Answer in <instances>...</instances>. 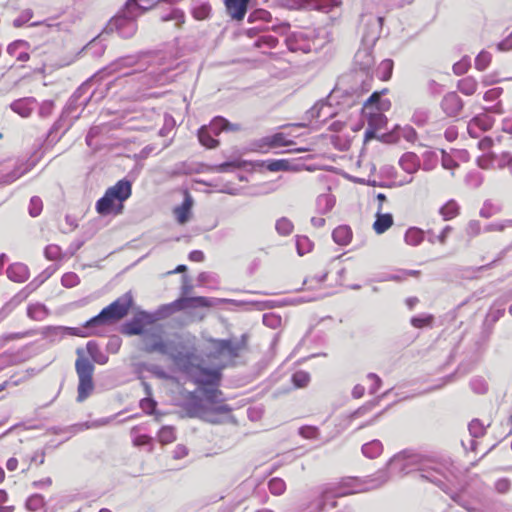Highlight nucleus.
<instances>
[{"mask_svg":"<svg viewBox=\"0 0 512 512\" xmlns=\"http://www.w3.org/2000/svg\"><path fill=\"white\" fill-rule=\"evenodd\" d=\"M41 211H42L41 199L37 196L32 197L30 200V204H29V214L32 217H37L38 215H40Z\"/></svg>","mask_w":512,"mask_h":512,"instance_id":"obj_63","label":"nucleus"},{"mask_svg":"<svg viewBox=\"0 0 512 512\" xmlns=\"http://www.w3.org/2000/svg\"><path fill=\"white\" fill-rule=\"evenodd\" d=\"M500 211V206L493 204L491 201H485L479 214L483 218H490L498 214Z\"/></svg>","mask_w":512,"mask_h":512,"instance_id":"obj_48","label":"nucleus"},{"mask_svg":"<svg viewBox=\"0 0 512 512\" xmlns=\"http://www.w3.org/2000/svg\"><path fill=\"white\" fill-rule=\"evenodd\" d=\"M309 381H310V375L308 372L300 370V371H296L292 375V382H293L294 386L297 388L306 387L308 385Z\"/></svg>","mask_w":512,"mask_h":512,"instance_id":"obj_46","label":"nucleus"},{"mask_svg":"<svg viewBox=\"0 0 512 512\" xmlns=\"http://www.w3.org/2000/svg\"><path fill=\"white\" fill-rule=\"evenodd\" d=\"M146 55V53H140L137 55H129L120 57L115 60L109 66L110 70L113 72H120L123 68H130L136 65H139V71L146 69V64L141 62V59Z\"/></svg>","mask_w":512,"mask_h":512,"instance_id":"obj_14","label":"nucleus"},{"mask_svg":"<svg viewBox=\"0 0 512 512\" xmlns=\"http://www.w3.org/2000/svg\"><path fill=\"white\" fill-rule=\"evenodd\" d=\"M266 167L271 172L287 171L290 168V162L285 159L270 160Z\"/></svg>","mask_w":512,"mask_h":512,"instance_id":"obj_49","label":"nucleus"},{"mask_svg":"<svg viewBox=\"0 0 512 512\" xmlns=\"http://www.w3.org/2000/svg\"><path fill=\"white\" fill-rule=\"evenodd\" d=\"M209 343L211 344L214 357L224 356L225 339L211 338L209 339Z\"/></svg>","mask_w":512,"mask_h":512,"instance_id":"obj_58","label":"nucleus"},{"mask_svg":"<svg viewBox=\"0 0 512 512\" xmlns=\"http://www.w3.org/2000/svg\"><path fill=\"white\" fill-rule=\"evenodd\" d=\"M187 355L189 356V367L187 370H179L191 377L192 381L198 385L197 389L220 385L222 379V373L220 369H210L200 365H194L192 362L194 358V352L187 349Z\"/></svg>","mask_w":512,"mask_h":512,"instance_id":"obj_6","label":"nucleus"},{"mask_svg":"<svg viewBox=\"0 0 512 512\" xmlns=\"http://www.w3.org/2000/svg\"><path fill=\"white\" fill-rule=\"evenodd\" d=\"M507 227H512V219L503 220L501 222H494L487 224L483 231L484 232H501Z\"/></svg>","mask_w":512,"mask_h":512,"instance_id":"obj_56","label":"nucleus"},{"mask_svg":"<svg viewBox=\"0 0 512 512\" xmlns=\"http://www.w3.org/2000/svg\"><path fill=\"white\" fill-rule=\"evenodd\" d=\"M383 451V445L379 440H372L362 446V453L365 457L374 459Z\"/></svg>","mask_w":512,"mask_h":512,"instance_id":"obj_32","label":"nucleus"},{"mask_svg":"<svg viewBox=\"0 0 512 512\" xmlns=\"http://www.w3.org/2000/svg\"><path fill=\"white\" fill-rule=\"evenodd\" d=\"M429 119V111L426 108H418L414 111L411 121L418 125L423 126L427 123Z\"/></svg>","mask_w":512,"mask_h":512,"instance_id":"obj_51","label":"nucleus"},{"mask_svg":"<svg viewBox=\"0 0 512 512\" xmlns=\"http://www.w3.org/2000/svg\"><path fill=\"white\" fill-rule=\"evenodd\" d=\"M441 109L448 117H457L464 103L456 92H449L441 100Z\"/></svg>","mask_w":512,"mask_h":512,"instance_id":"obj_12","label":"nucleus"},{"mask_svg":"<svg viewBox=\"0 0 512 512\" xmlns=\"http://www.w3.org/2000/svg\"><path fill=\"white\" fill-rule=\"evenodd\" d=\"M90 328H86L85 325L82 328L75 327H54L51 330L55 335L64 336V335H72L78 337H87L90 333L86 332Z\"/></svg>","mask_w":512,"mask_h":512,"instance_id":"obj_31","label":"nucleus"},{"mask_svg":"<svg viewBox=\"0 0 512 512\" xmlns=\"http://www.w3.org/2000/svg\"><path fill=\"white\" fill-rule=\"evenodd\" d=\"M440 214L442 215L445 221L451 220L456 217L459 213V206L454 200H449L446 204H444L440 210Z\"/></svg>","mask_w":512,"mask_h":512,"instance_id":"obj_35","label":"nucleus"},{"mask_svg":"<svg viewBox=\"0 0 512 512\" xmlns=\"http://www.w3.org/2000/svg\"><path fill=\"white\" fill-rule=\"evenodd\" d=\"M164 74L162 72H149L142 76V81L148 86L162 84L164 82Z\"/></svg>","mask_w":512,"mask_h":512,"instance_id":"obj_52","label":"nucleus"},{"mask_svg":"<svg viewBox=\"0 0 512 512\" xmlns=\"http://www.w3.org/2000/svg\"><path fill=\"white\" fill-rule=\"evenodd\" d=\"M213 136V133L206 127V125L202 126L198 130L199 142L209 149L216 148L219 145V141Z\"/></svg>","mask_w":512,"mask_h":512,"instance_id":"obj_28","label":"nucleus"},{"mask_svg":"<svg viewBox=\"0 0 512 512\" xmlns=\"http://www.w3.org/2000/svg\"><path fill=\"white\" fill-rule=\"evenodd\" d=\"M156 401L152 397H145L140 401L141 409L148 415H152L156 408Z\"/></svg>","mask_w":512,"mask_h":512,"instance_id":"obj_62","label":"nucleus"},{"mask_svg":"<svg viewBox=\"0 0 512 512\" xmlns=\"http://www.w3.org/2000/svg\"><path fill=\"white\" fill-rule=\"evenodd\" d=\"M36 104L37 100L34 97H24L13 101L10 108L21 117L27 118L35 109Z\"/></svg>","mask_w":512,"mask_h":512,"instance_id":"obj_15","label":"nucleus"},{"mask_svg":"<svg viewBox=\"0 0 512 512\" xmlns=\"http://www.w3.org/2000/svg\"><path fill=\"white\" fill-rule=\"evenodd\" d=\"M133 304L131 292H126L110 305L100 311V313L85 322L86 328H95L98 326L111 324L124 318Z\"/></svg>","mask_w":512,"mask_h":512,"instance_id":"obj_3","label":"nucleus"},{"mask_svg":"<svg viewBox=\"0 0 512 512\" xmlns=\"http://www.w3.org/2000/svg\"><path fill=\"white\" fill-rule=\"evenodd\" d=\"M45 314V307L41 304H35L28 306L27 315L35 320L41 319V317Z\"/></svg>","mask_w":512,"mask_h":512,"instance_id":"obj_61","label":"nucleus"},{"mask_svg":"<svg viewBox=\"0 0 512 512\" xmlns=\"http://www.w3.org/2000/svg\"><path fill=\"white\" fill-rule=\"evenodd\" d=\"M423 170L425 171H430L432 169H434L437 165V162H438V155L436 152L434 151H426L424 154H423Z\"/></svg>","mask_w":512,"mask_h":512,"instance_id":"obj_47","label":"nucleus"},{"mask_svg":"<svg viewBox=\"0 0 512 512\" xmlns=\"http://www.w3.org/2000/svg\"><path fill=\"white\" fill-rule=\"evenodd\" d=\"M399 165L408 174H414L420 168V160L415 153L406 152L399 159Z\"/></svg>","mask_w":512,"mask_h":512,"instance_id":"obj_23","label":"nucleus"},{"mask_svg":"<svg viewBox=\"0 0 512 512\" xmlns=\"http://www.w3.org/2000/svg\"><path fill=\"white\" fill-rule=\"evenodd\" d=\"M131 193V182L126 179L119 180L114 186L109 187L106 190L105 194L108 195L113 201L118 202L115 214L122 213L123 202L131 196Z\"/></svg>","mask_w":512,"mask_h":512,"instance_id":"obj_9","label":"nucleus"},{"mask_svg":"<svg viewBox=\"0 0 512 512\" xmlns=\"http://www.w3.org/2000/svg\"><path fill=\"white\" fill-rule=\"evenodd\" d=\"M79 281L78 275L73 272L65 273L61 278L62 285L67 288L75 287Z\"/></svg>","mask_w":512,"mask_h":512,"instance_id":"obj_60","label":"nucleus"},{"mask_svg":"<svg viewBox=\"0 0 512 512\" xmlns=\"http://www.w3.org/2000/svg\"><path fill=\"white\" fill-rule=\"evenodd\" d=\"M263 142L268 147L288 146L292 143V141L286 140V136L283 133H276L272 136L265 137Z\"/></svg>","mask_w":512,"mask_h":512,"instance_id":"obj_36","label":"nucleus"},{"mask_svg":"<svg viewBox=\"0 0 512 512\" xmlns=\"http://www.w3.org/2000/svg\"><path fill=\"white\" fill-rule=\"evenodd\" d=\"M404 240L408 245L418 246L424 240V231L417 227H410L405 233Z\"/></svg>","mask_w":512,"mask_h":512,"instance_id":"obj_33","label":"nucleus"},{"mask_svg":"<svg viewBox=\"0 0 512 512\" xmlns=\"http://www.w3.org/2000/svg\"><path fill=\"white\" fill-rule=\"evenodd\" d=\"M332 238L336 244L346 246L352 240V230L347 225H340L333 230Z\"/></svg>","mask_w":512,"mask_h":512,"instance_id":"obj_24","label":"nucleus"},{"mask_svg":"<svg viewBox=\"0 0 512 512\" xmlns=\"http://www.w3.org/2000/svg\"><path fill=\"white\" fill-rule=\"evenodd\" d=\"M491 54L487 51H481L475 59V67L479 71H484L491 62Z\"/></svg>","mask_w":512,"mask_h":512,"instance_id":"obj_55","label":"nucleus"},{"mask_svg":"<svg viewBox=\"0 0 512 512\" xmlns=\"http://www.w3.org/2000/svg\"><path fill=\"white\" fill-rule=\"evenodd\" d=\"M175 439V430L171 426H163L158 432V440L162 444L172 443Z\"/></svg>","mask_w":512,"mask_h":512,"instance_id":"obj_42","label":"nucleus"},{"mask_svg":"<svg viewBox=\"0 0 512 512\" xmlns=\"http://www.w3.org/2000/svg\"><path fill=\"white\" fill-rule=\"evenodd\" d=\"M86 349L93 362L100 365H104L108 362V356L103 351H101L95 341H89L86 345Z\"/></svg>","mask_w":512,"mask_h":512,"instance_id":"obj_26","label":"nucleus"},{"mask_svg":"<svg viewBox=\"0 0 512 512\" xmlns=\"http://www.w3.org/2000/svg\"><path fill=\"white\" fill-rule=\"evenodd\" d=\"M335 205V198L331 194H321L317 197L316 206L320 214H326L332 210Z\"/></svg>","mask_w":512,"mask_h":512,"instance_id":"obj_29","label":"nucleus"},{"mask_svg":"<svg viewBox=\"0 0 512 512\" xmlns=\"http://www.w3.org/2000/svg\"><path fill=\"white\" fill-rule=\"evenodd\" d=\"M470 435L474 438H479L484 435L485 427L478 419H474L469 423L468 426Z\"/></svg>","mask_w":512,"mask_h":512,"instance_id":"obj_57","label":"nucleus"},{"mask_svg":"<svg viewBox=\"0 0 512 512\" xmlns=\"http://www.w3.org/2000/svg\"><path fill=\"white\" fill-rule=\"evenodd\" d=\"M89 51L96 56H101L104 53L105 46L102 44L99 38L93 39L86 47Z\"/></svg>","mask_w":512,"mask_h":512,"instance_id":"obj_64","label":"nucleus"},{"mask_svg":"<svg viewBox=\"0 0 512 512\" xmlns=\"http://www.w3.org/2000/svg\"><path fill=\"white\" fill-rule=\"evenodd\" d=\"M325 109H330V105L327 104L325 101L321 100L317 102L308 112L307 114L311 119H317L321 121L322 118V112Z\"/></svg>","mask_w":512,"mask_h":512,"instance_id":"obj_50","label":"nucleus"},{"mask_svg":"<svg viewBox=\"0 0 512 512\" xmlns=\"http://www.w3.org/2000/svg\"><path fill=\"white\" fill-rule=\"evenodd\" d=\"M433 321L434 316L432 314H422L413 316L410 320V323L415 328H423L432 326Z\"/></svg>","mask_w":512,"mask_h":512,"instance_id":"obj_39","label":"nucleus"},{"mask_svg":"<svg viewBox=\"0 0 512 512\" xmlns=\"http://www.w3.org/2000/svg\"><path fill=\"white\" fill-rule=\"evenodd\" d=\"M355 66L364 74L368 75L374 65V57L369 49H360L354 57Z\"/></svg>","mask_w":512,"mask_h":512,"instance_id":"obj_17","label":"nucleus"},{"mask_svg":"<svg viewBox=\"0 0 512 512\" xmlns=\"http://www.w3.org/2000/svg\"><path fill=\"white\" fill-rule=\"evenodd\" d=\"M182 407L189 417H197L211 423L217 422L215 414H228L231 412V408L226 404L209 408L199 396L198 390L187 393Z\"/></svg>","mask_w":512,"mask_h":512,"instance_id":"obj_4","label":"nucleus"},{"mask_svg":"<svg viewBox=\"0 0 512 512\" xmlns=\"http://www.w3.org/2000/svg\"><path fill=\"white\" fill-rule=\"evenodd\" d=\"M308 5L311 9L322 11L324 13L331 12L335 7L340 5L338 0H309Z\"/></svg>","mask_w":512,"mask_h":512,"instance_id":"obj_30","label":"nucleus"},{"mask_svg":"<svg viewBox=\"0 0 512 512\" xmlns=\"http://www.w3.org/2000/svg\"><path fill=\"white\" fill-rule=\"evenodd\" d=\"M383 207L378 205L376 213V220L373 224V229L377 234L386 232L393 225V216L390 213H382Z\"/></svg>","mask_w":512,"mask_h":512,"instance_id":"obj_21","label":"nucleus"},{"mask_svg":"<svg viewBox=\"0 0 512 512\" xmlns=\"http://www.w3.org/2000/svg\"><path fill=\"white\" fill-rule=\"evenodd\" d=\"M7 277L13 282H25L29 278V269L23 263H13L7 268Z\"/></svg>","mask_w":512,"mask_h":512,"instance_id":"obj_22","label":"nucleus"},{"mask_svg":"<svg viewBox=\"0 0 512 512\" xmlns=\"http://www.w3.org/2000/svg\"><path fill=\"white\" fill-rule=\"evenodd\" d=\"M267 485L270 493L274 496H280L286 491V483L279 477L271 478Z\"/></svg>","mask_w":512,"mask_h":512,"instance_id":"obj_37","label":"nucleus"},{"mask_svg":"<svg viewBox=\"0 0 512 512\" xmlns=\"http://www.w3.org/2000/svg\"><path fill=\"white\" fill-rule=\"evenodd\" d=\"M116 202L110 199V197L104 194L97 202H96V210L100 215H109L111 213L115 214L117 209Z\"/></svg>","mask_w":512,"mask_h":512,"instance_id":"obj_27","label":"nucleus"},{"mask_svg":"<svg viewBox=\"0 0 512 512\" xmlns=\"http://www.w3.org/2000/svg\"><path fill=\"white\" fill-rule=\"evenodd\" d=\"M153 322L152 315L146 311L136 314L133 319L124 326V332L128 335H143L145 332L144 324Z\"/></svg>","mask_w":512,"mask_h":512,"instance_id":"obj_13","label":"nucleus"},{"mask_svg":"<svg viewBox=\"0 0 512 512\" xmlns=\"http://www.w3.org/2000/svg\"><path fill=\"white\" fill-rule=\"evenodd\" d=\"M29 335V332L5 333L0 336V347H3L10 341L19 340Z\"/></svg>","mask_w":512,"mask_h":512,"instance_id":"obj_59","label":"nucleus"},{"mask_svg":"<svg viewBox=\"0 0 512 512\" xmlns=\"http://www.w3.org/2000/svg\"><path fill=\"white\" fill-rule=\"evenodd\" d=\"M313 243L306 236H297L296 238V248L297 252L300 256L310 252L312 250Z\"/></svg>","mask_w":512,"mask_h":512,"instance_id":"obj_44","label":"nucleus"},{"mask_svg":"<svg viewBox=\"0 0 512 512\" xmlns=\"http://www.w3.org/2000/svg\"><path fill=\"white\" fill-rule=\"evenodd\" d=\"M76 354L78 355V358L75 361V370L79 379L77 388V401L83 402L94 390V365L88 358L84 356V351L82 348H78L76 350Z\"/></svg>","mask_w":512,"mask_h":512,"instance_id":"obj_5","label":"nucleus"},{"mask_svg":"<svg viewBox=\"0 0 512 512\" xmlns=\"http://www.w3.org/2000/svg\"><path fill=\"white\" fill-rule=\"evenodd\" d=\"M479 128L485 132L492 128L494 119L486 113L478 114L471 119Z\"/></svg>","mask_w":512,"mask_h":512,"instance_id":"obj_38","label":"nucleus"},{"mask_svg":"<svg viewBox=\"0 0 512 512\" xmlns=\"http://www.w3.org/2000/svg\"><path fill=\"white\" fill-rule=\"evenodd\" d=\"M393 71V61L391 59L383 60L378 66L377 72L381 80L390 79Z\"/></svg>","mask_w":512,"mask_h":512,"instance_id":"obj_43","label":"nucleus"},{"mask_svg":"<svg viewBox=\"0 0 512 512\" xmlns=\"http://www.w3.org/2000/svg\"><path fill=\"white\" fill-rule=\"evenodd\" d=\"M354 482L355 481L353 479L342 480V482L340 483V487L347 488V490L343 492L339 490V487L331 484L320 487L317 502L318 512L324 511L329 499H333L344 494L359 492L360 490L354 485Z\"/></svg>","mask_w":512,"mask_h":512,"instance_id":"obj_8","label":"nucleus"},{"mask_svg":"<svg viewBox=\"0 0 512 512\" xmlns=\"http://www.w3.org/2000/svg\"><path fill=\"white\" fill-rule=\"evenodd\" d=\"M257 21L271 22L272 15L265 9H255L248 16V22L254 23Z\"/></svg>","mask_w":512,"mask_h":512,"instance_id":"obj_41","label":"nucleus"},{"mask_svg":"<svg viewBox=\"0 0 512 512\" xmlns=\"http://www.w3.org/2000/svg\"><path fill=\"white\" fill-rule=\"evenodd\" d=\"M143 351L146 353H159L168 356L178 369L187 370L189 367V356L187 347L181 340L180 335L175 334L172 338L163 339L160 329L145 330L143 333Z\"/></svg>","mask_w":512,"mask_h":512,"instance_id":"obj_2","label":"nucleus"},{"mask_svg":"<svg viewBox=\"0 0 512 512\" xmlns=\"http://www.w3.org/2000/svg\"><path fill=\"white\" fill-rule=\"evenodd\" d=\"M477 81L472 77H465L458 82V90L467 96L473 95L477 90Z\"/></svg>","mask_w":512,"mask_h":512,"instance_id":"obj_34","label":"nucleus"},{"mask_svg":"<svg viewBox=\"0 0 512 512\" xmlns=\"http://www.w3.org/2000/svg\"><path fill=\"white\" fill-rule=\"evenodd\" d=\"M28 171L27 168L21 169V167L15 168L10 173L1 177L0 182L3 184H11L16 181L18 178L23 176Z\"/></svg>","mask_w":512,"mask_h":512,"instance_id":"obj_54","label":"nucleus"},{"mask_svg":"<svg viewBox=\"0 0 512 512\" xmlns=\"http://www.w3.org/2000/svg\"><path fill=\"white\" fill-rule=\"evenodd\" d=\"M293 227L292 222L286 217L278 219L275 224V229L281 236L290 235L293 231Z\"/></svg>","mask_w":512,"mask_h":512,"instance_id":"obj_40","label":"nucleus"},{"mask_svg":"<svg viewBox=\"0 0 512 512\" xmlns=\"http://www.w3.org/2000/svg\"><path fill=\"white\" fill-rule=\"evenodd\" d=\"M387 92V89H383L382 91L373 92L370 97L364 103V109L370 110L375 108L377 113H370L371 116L382 120L383 115L380 113L382 111H387L391 107V102L388 99L382 98V95Z\"/></svg>","mask_w":512,"mask_h":512,"instance_id":"obj_10","label":"nucleus"},{"mask_svg":"<svg viewBox=\"0 0 512 512\" xmlns=\"http://www.w3.org/2000/svg\"><path fill=\"white\" fill-rule=\"evenodd\" d=\"M211 13V6L208 3H202L192 10V15L197 20H204L209 17Z\"/></svg>","mask_w":512,"mask_h":512,"instance_id":"obj_53","label":"nucleus"},{"mask_svg":"<svg viewBox=\"0 0 512 512\" xmlns=\"http://www.w3.org/2000/svg\"><path fill=\"white\" fill-rule=\"evenodd\" d=\"M388 467L391 473L397 476L419 471L422 479L433 483L442 490L446 487L443 480L447 478L446 467L412 450H403L394 455L390 459Z\"/></svg>","mask_w":512,"mask_h":512,"instance_id":"obj_1","label":"nucleus"},{"mask_svg":"<svg viewBox=\"0 0 512 512\" xmlns=\"http://www.w3.org/2000/svg\"><path fill=\"white\" fill-rule=\"evenodd\" d=\"M214 136H218L222 131H238L241 129L239 124L230 123L222 116L214 117L210 124L206 126Z\"/></svg>","mask_w":512,"mask_h":512,"instance_id":"obj_19","label":"nucleus"},{"mask_svg":"<svg viewBox=\"0 0 512 512\" xmlns=\"http://www.w3.org/2000/svg\"><path fill=\"white\" fill-rule=\"evenodd\" d=\"M193 206V199L188 192H185V197L180 206L174 208L173 213L179 224H185L189 221L191 209Z\"/></svg>","mask_w":512,"mask_h":512,"instance_id":"obj_20","label":"nucleus"},{"mask_svg":"<svg viewBox=\"0 0 512 512\" xmlns=\"http://www.w3.org/2000/svg\"><path fill=\"white\" fill-rule=\"evenodd\" d=\"M247 345V335L243 334L239 339L230 338L225 339L224 344V356L230 358H236L240 355V352L245 349Z\"/></svg>","mask_w":512,"mask_h":512,"instance_id":"obj_16","label":"nucleus"},{"mask_svg":"<svg viewBox=\"0 0 512 512\" xmlns=\"http://www.w3.org/2000/svg\"><path fill=\"white\" fill-rule=\"evenodd\" d=\"M45 504L44 497L40 494L31 495L26 501V508L29 511H37L41 509Z\"/></svg>","mask_w":512,"mask_h":512,"instance_id":"obj_45","label":"nucleus"},{"mask_svg":"<svg viewBox=\"0 0 512 512\" xmlns=\"http://www.w3.org/2000/svg\"><path fill=\"white\" fill-rule=\"evenodd\" d=\"M249 0H225L227 13L235 20H242L246 15Z\"/></svg>","mask_w":512,"mask_h":512,"instance_id":"obj_18","label":"nucleus"},{"mask_svg":"<svg viewBox=\"0 0 512 512\" xmlns=\"http://www.w3.org/2000/svg\"><path fill=\"white\" fill-rule=\"evenodd\" d=\"M211 306V300L203 296L180 297L170 304L174 311Z\"/></svg>","mask_w":512,"mask_h":512,"instance_id":"obj_11","label":"nucleus"},{"mask_svg":"<svg viewBox=\"0 0 512 512\" xmlns=\"http://www.w3.org/2000/svg\"><path fill=\"white\" fill-rule=\"evenodd\" d=\"M219 386H208L201 389H197L198 393L204 396V400L209 404L219 405L218 403L223 401V393L218 389Z\"/></svg>","mask_w":512,"mask_h":512,"instance_id":"obj_25","label":"nucleus"},{"mask_svg":"<svg viewBox=\"0 0 512 512\" xmlns=\"http://www.w3.org/2000/svg\"><path fill=\"white\" fill-rule=\"evenodd\" d=\"M95 84L94 78L84 82L69 98L64 110L63 115L72 116L75 120L79 118L80 114H75L79 107L84 109L88 103L96 97V89L93 87Z\"/></svg>","mask_w":512,"mask_h":512,"instance_id":"obj_7","label":"nucleus"}]
</instances>
